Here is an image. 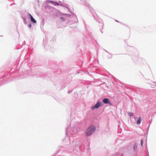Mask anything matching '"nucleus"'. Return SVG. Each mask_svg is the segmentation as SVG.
<instances>
[{"label": "nucleus", "instance_id": "1", "mask_svg": "<svg viewBox=\"0 0 156 156\" xmlns=\"http://www.w3.org/2000/svg\"><path fill=\"white\" fill-rule=\"evenodd\" d=\"M96 130L95 127L94 126H91L88 128L85 131V135L87 136H90Z\"/></svg>", "mask_w": 156, "mask_h": 156}, {"label": "nucleus", "instance_id": "2", "mask_svg": "<svg viewBox=\"0 0 156 156\" xmlns=\"http://www.w3.org/2000/svg\"><path fill=\"white\" fill-rule=\"evenodd\" d=\"M103 102L105 104H108L110 105H112V104L110 102V100L108 98H105L103 99Z\"/></svg>", "mask_w": 156, "mask_h": 156}, {"label": "nucleus", "instance_id": "3", "mask_svg": "<svg viewBox=\"0 0 156 156\" xmlns=\"http://www.w3.org/2000/svg\"><path fill=\"white\" fill-rule=\"evenodd\" d=\"M100 106V105L99 101H98L94 105L91 107V109L92 110H93L94 108H98Z\"/></svg>", "mask_w": 156, "mask_h": 156}, {"label": "nucleus", "instance_id": "4", "mask_svg": "<svg viewBox=\"0 0 156 156\" xmlns=\"http://www.w3.org/2000/svg\"><path fill=\"white\" fill-rule=\"evenodd\" d=\"M29 15L30 16V17L31 21L34 23H36V21L34 20V19L33 18V17L30 14H29Z\"/></svg>", "mask_w": 156, "mask_h": 156}, {"label": "nucleus", "instance_id": "5", "mask_svg": "<svg viewBox=\"0 0 156 156\" xmlns=\"http://www.w3.org/2000/svg\"><path fill=\"white\" fill-rule=\"evenodd\" d=\"M138 120L137 121V123L139 124H140L141 123V117H139L138 118Z\"/></svg>", "mask_w": 156, "mask_h": 156}, {"label": "nucleus", "instance_id": "6", "mask_svg": "<svg viewBox=\"0 0 156 156\" xmlns=\"http://www.w3.org/2000/svg\"><path fill=\"white\" fill-rule=\"evenodd\" d=\"M143 143V140H141V145L142 146Z\"/></svg>", "mask_w": 156, "mask_h": 156}, {"label": "nucleus", "instance_id": "7", "mask_svg": "<svg viewBox=\"0 0 156 156\" xmlns=\"http://www.w3.org/2000/svg\"><path fill=\"white\" fill-rule=\"evenodd\" d=\"M129 115L131 116H132V115H133V113H130L129 114Z\"/></svg>", "mask_w": 156, "mask_h": 156}, {"label": "nucleus", "instance_id": "8", "mask_svg": "<svg viewBox=\"0 0 156 156\" xmlns=\"http://www.w3.org/2000/svg\"><path fill=\"white\" fill-rule=\"evenodd\" d=\"M29 27H30V28H31V27H32V25L31 24H30L29 25Z\"/></svg>", "mask_w": 156, "mask_h": 156}, {"label": "nucleus", "instance_id": "9", "mask_svg": "<svg viewBox=\"0 0 156 156\" xmlns=\"http://www.w3.org/2000/svg\"><path fill=\"white\" fill-rule=\"evenodd\" d=\"M61 19H63V18L62 17H61Z\"/></svg>", "mask_w": 156, "mask_h": 156}]
</instances>
